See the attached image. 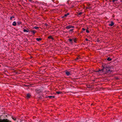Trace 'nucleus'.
<instances>
[{"label":"nucleus","mask_w":122,"mask_h":122,"mask_svg":"<svg viewBox=\"0 0 122 122\" xmlns=\"http://www.w3.org/2000/svg\"><path fill=\"white\" fill-rule=\"evenodd\" d=\"M58 10L57 9H55V10H53L54 11V12H55V11H54L55 10Z\"/></svg>","instance_id":"a878e982"},{"label":"nucleus","mask_w":122,"mask_h":122,"mask_svg":"<svg viewBox=\"0 0 122 122\" xmlns=\"http://www.w3.org/2000/svg\"><path fill=\"white\" fill-rule=\"evenodd\" d=\"M55 96H48L47 97H46V98L49 97L50 99H51L52 98H54L55 97Z\"/></svg>","instance_id":"0eeeda50"},{"label":"nucleus","mask_w":122,"mask_h":122,"mask_svg":"<svg viewBox=\"0 0 122 122\" xmlns=\"http://www.w3.org/2000/svg\"><path fill=\"white\" fill-rule=\"evenodd\" d=\"M72 92V93H74L73 92Z\"/></svg>","instance_id":"c756f323"},{"label":"nucleus","mask_w":122,"mask_h":122,"mask_svg":"<svg viewBox=\"0 0 122 122\" xmlns=\"http://www.w3.org/2000/svg\"><path fill=\"white\" fill-rule=\"evenodd\" d=\"M36 40L37 41H41L42 39L41 38H36Z\"/></svg>","instance_id":"9d476101"},{"label":"nucleus","mask_w":122,"mask_h":122,"mask_svg":"<svg viewBox=\"0 0 122 122\" xmlns=\"http://www.w3.org/2000/svg\"><path fill=\"white\" fill-rule=\"evenodd\" d=\"M91 7H88V8H91Z\"/></svg>","instance_id":"c85d7f7f"},{"label":"nucleus","mask_w":122,"mask_h":122,"mask_svg":"<svg viewBox=\"0 0 122 122\" xmlns=\"http://www.w3.org/2000/svg\"><path fill=\"white\" fill-rule=\"evenodd\" d=\"M66 75L68 76H69L71 75L70 72L68 71L66 72Z\"/></svg>","instance_id":"7ed1b4c3"},{"label":"nucleus","mask_w":122,"mask_h":122,"mask_svg":"<svg viewBox=\"0 0 122 122\" xmlns=\"http://www.w3.org/2000/svg\"><path fill=\"white\" fill-rule=\"evenodd\" d=\"M48 39H51L52 40H54V38L52 37V36H50L48 37Z\"/></svg>","instance_id":"6e6552de"},{"label":"nucleus","mask_w":122,"mask_h":122,"mask_svg":"<svg viewBox=\"0 0 122 122\" xmlns=\"http://www.w3.org/2000/svg\"><path fill=\"white\" fill-rule=\"evenodd\" d=\"M13 119L15 120H16V118H12Z\"/></svg>","instance_id":"bb28decb"},{"label":"nucleus","mask_w":122,"mask_h":122,"mask_svg":"<svg viewBox=\"0 0 122 122\" xmlns=\"http://www.w3.org/2000/svg\"><path fill=\"white\" fill-rule=\"evenodd\" d=\"M39 28V27L37 26H35L33 28V29H37Z\"/></svg>","instance_id":"aec40b11"},{"label":"nucleus","mask_w":122,"mask_h":122,"mask_svg":"<svg viewBox=\"0 0 122 122\" xmlns=\"http://www.w3.org/2000/svg\"><path fill=\"white\" fill-rule=\"evenodd\" d=\"M17 25H19L20 24H21L22 23V22L21 21H18L17 22Z\"/></svg>","instance_id":"9b49d317"},{"label":"nucleus","mask_w":122,"mask_h":122,"mask_svg":"<svg viewBox=\"0 0 122 122\" xmlns=\"http://www.w3.org/2000/svg\"><path fill=\"white\" fill-rule=\"evenodd\" d=\"M114 23L112 21L111 23V24H109V25H108L109 26H112L113 25H114Z\"/></svg>","instance_id":"39448f33"},{"label":"nucleus","mask_w":122,"mask_h":122,"mask_svg":"<svg viewBox=\"0 0 122 122\" xmlns=\"http://www.w3.org/2000/svg\"><path fill=\"white\" fill-rule=\"evenodd\" d=\"M15 17V15H14L11 16L10 18V20H12V18H14Z\"/></svg>","instance_id":"f8f14e48"},{"label":"nucleus","mask_w":122,"mask_h":122,"mask_svg":"<svg viewBox=\"0 0 122 122\" xmlns=\"http://www.w3.org/2000/svg\"><path fill=\"white\" fill-rule=\"evenodd\" d=\"M82 14V12H80V13H79L78 14V15H81Z\"/></svg>","instance_id":"5701e85b"},{"label":"nucleus","mask_w":122,"mask_h":122,"mask_svg":"<svg viewBox=\"0 0 122 122\" xmlns=\"http://www.w3.org/2000/svg\"><path fill=\"white\" fill-rule=\"evenodd\" d=\"M0 122H10L7 119H4L2 120H0Z\"/></svg>","instance_id":"f03ea898"},{"label":"nucleus","mask_w":122,"mask_h":122,"mask_svg":"<svg viewBox=\"0 0 122 122\" xmlns=\"http://www.w3.org/2000/svg\"><path fill=\"white\" fill-rule=\"evenodd\" d=\"M69 42H70V43L72 44L73 43L72 42V39H69L68 40Z\"/></svg>","instance_id":"1a4fd4ad"},{"label":"nucleus","mask_w":122,"mask_h":122,"mask_svg":"<svg viewBox=\"0 0 122 122\" xmlns=\"http://www.w3.org/2000/svg\"><path fill=\"white\" fill-rule=\"evenodd\" d=\"M31 95L30 94H27L26 97L27 99L30 98L31 97Z\"/></svg>","instance_id":"20e7f679"},{"label":"nucleus","mask_w":122,"mask_h":122,"mask_svg":"<svg viewBox=\"0 0 122 122\" xmlns=\"http://www.w3.org/2000/svg\"><path fill=\"white\" fill-rule=\"evenodd\" d=\"M85 30V29L84 28H82V31H84Z\"/></svg>","instance_id":"b1692460"},{"label":"nucleus","mask_w":122,"mask_h":122,"mask_svg":"<svg viewBox=\"0 0 122 122\" xmlns=\"http://www.w3.org/2000/svg\"><path fill=\"white\" fill-rule=\"evenodd\" d=\"M118 0H112V2H115V1H117Z\"/></svg>","instance_id":"393cba45"},{"label":"nucleus","mask_w":122,"mask_h":122,"mask_svg":"<svg viewBox=\"0 0 122 122\" xmlns=\"http://www.w3.org/2000/svg\"><path fill=\"white\" fill-rule=\"evenodd\" d=\"M74 28V26L69 25L66 26V29H68L71 28Z\"/></svg>","instance_id":"f257e3e1"},{"label":"nucleus","mask_w":122,"mask_h":122,"mask_svg":"<svg viewBox=\"0 0 122 122\" xmlns=\"http://www.w3.org/2000/svg\"><path fill=\"white\" fill-rule=\"evenodd\" d=\"M86 32L87 33H89V31L88 30V29H87L86 30Z\"/></svg>","instance_id":"4be33fe9"},{"label":"nucleus","mask_w":122,"mask_h":122,"mask_svg":"<svg viewBox=\"0 0 122 122\" xmlns=\"http://www.w3.org/2000/svg\"><path fill=\"white\" fill-rule=\"evenodd\" d=\"M86 40L87 41H88V40L87 39H86Z\"/></svg>","instance_id":"cd10ccee"},{"label":"nucleus","mask_w":122,"mask_h":122,"mask_svg":"<svg viewBox=\"0 0 122 122\" xmlns=\"http://www.w3.org/2000/svg\"><path fill=\"white\" fill-rule=\"evenodd\" d=\"M69 15V13H67L66 14H65L64 16V17H66L68 15Z\"/></svg>","instance_id":"6ab92c4d"},{"label":"nucleus","mask_w":122,"mask_h":122,"mask_svg":"<svg viewBox=\"0 0 122 122\" xmlns=\"http://www.w3.org/2000/svg\"><path fill=\"white\" fill-rule=\"evenodd\" d=\"M80 58L79 57H77L75 59V60L76 61H77L78 59H79Z\"/></svg>","instance_id":"f3484780"},{"label":"nucleus","mask_w":122,"mask_h":122,"mask_svg":"<svg viewBox=\"0 0 122 122\" xmlns=\"http://www.w3.org/2000/svg\"><path fill=\"white\" fill-rule=\"evenodd\" d=\"M107 60L108 61H110L112 60V59L110 57H108L107 58Z\"/></svg>","instance_id":"a211bd4d"},{"label":"nucleus","mask_w":122,"mask_h":122,"mask_svg":"<svg viewBox=\"0 0 122 122\" xmlns=\"http://www.w3.org/2000/svg\"><path fill=\"white\" fill-rule=\"evenodd\" d=\"M30 31L31 32H32V33L33 34H35L36 32L35 30H31Z\"/></svg>","instance_id":"2eb2a0df"},{"label":"nucleus","mask_w":122,"mask_h":122,"mask_svg":"<svg viewBox=\"0 0 122 122\" xmlns=\"http://www.w3.org/2000/svg\"><path fill=\"white\" fill-rule=\"evenodd\" d=\"M73 29H71L70 30H69V32L71 31L72 32H73Z\"/></svg>","instance_id":"412c9836"},{"label":"nucleus","mask_w":122,"mask_h":122,"mask_svg":"<svg viewBox=\"0 0 122 122\" xmlns=\"http://www.w3.org/2000/svg\"><path fill=\"white\" fill-rule=\"evenodd\" d=\"M72 40H73L74 42L76 43L77 39L76 38H73L72 39Z\"/></svg>","instance_id":"423d86ee"},{"label":"nucleus","mask_w":122,"mask_h":122,"mask_svg":"<svg viewBox=\"0 0 122 122\" xmlns=\"http://www.w3.org/2000/svg\"><path fill=\"white\" fill-rule=\"evenodd\" d=\"M23 31L24 32H27L29 31V30L28 29L27 30H26L25 29H24L23 30Z\"/></svg>","instance_id":"dca6fc26"},{"label":"nucleus","mask_w":122,"mask_h":122,"mask_svg":"<svg viewBox=\"0 0 122 122\" xmlns=\"http://www.w3.org/2000/svg\"><path fill=\"white\" fill-rule=\"evenodd\" d=\"M56 93L57 94H62V92L60 91L57 92H56Z\"/></svg>","instance_id":"4468645a"},{"label":"nucleus","mask_w":122,"mask_h":122,"mask_svg":"<svg viewBox=\"0 0 122 122\" xmlns=\"http://www.w3.org/2000/svg\"><path fill=\"white\" fill-rule=\"evenodd\" d=\"M16 23L15 21H14L12 24V25L13 26H15L16 25Z\"/></svg>","instance_id":"ddd939ff"},{"label":"nucleus","mask_w":122,"mask_h":122,"mask_svg":"<svg viewBox=\"0 0 122 122\" xmlns=\"http://www.w3.org/2000/svg\"><path fill=\"white\" fill-rule=\"evenodd\" d=\"M30 1H31V0H30Z\"/></svg>","instance_id":"7c9ffc66"}]
</instances>
